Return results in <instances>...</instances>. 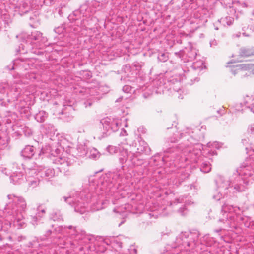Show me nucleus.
<instances>
[{"label": "nucleus", "mask_w": 254, "mask_h": 254, "mask_svg": "<svg viewBox=\"0 0 254 254\" xmlns=\"http://www.w3.org/2000/svg\"><path fill=\"white\" fill-rule=\"evenodd\" d=\"M103 126V136L110 133L111 131H117L121 125V120L118 119H110L108 118L103 119L100 121Z\"/></svg>", "instance_id": "4468645a"}, {"label": "nucleus", "mask_w": 254, "mask_h": 254, "mask_svg": "<svg viewBox=\"0 0 254 254\" xmlns=\"http://www.w3.org/2000/svg\"><path fill=\"white\" fill-rule=\"evenodd\" d=\"M131 203H126L124 205L114 209V212L119 213L124 216L125 212H131L132 213H141L144 209V205L141 200L142 196L140 194L135 193H131L129 196H127Z\"/></svg>", "instance_id": "9d476101"}, {"label": "nucleus", "mask_w": 254, "mask_h": 254, "mask_svg": "<svg viewBox=\"0 0 254 254\" xmlns=\"http://www.w3.org/2000/svg\"><path fill=\"white\" fill-rule=\"evenodd\" d=\"M45 214V210L44 209L38 208V212L36 213V215L41 219V218L43 217Z\"/></svg>", "instance_id": "a18cd8bd"}, {"label": "nucleus", "mask_w": 254, "mask_h": 254, "mask_svg": "<svg viewBox=\"0 0 254 254\" xmlns=\"http://www.w3.org/2000/svg\"><path fill=\"white\" fill-rule=\"evenodd\" d=\"M127 135V133L126 130H125L124 128L122 129V131L120 133V135L122 136H126Z\"/></svg>", "instance_id": "bf43d9fd"}, {"label": "nucleus", "mask_w": 254, "mask_h": 254, "mask_svg": "<svg viewBox=\"0 0 254 254\" xmlns=\"http://www.w3.org/2000/svg\"><path fill=\"white\" fill-rule=\"evenodd\" d=\"M200 169L201 171L204 173H208L211 169V164L207 161L203 162L201 164Z\"/></svg>", "instance_id": "c9c22d12"}, {"label": "nucleus", "mask_w": 254, "mask_h": 254, "mask_svg": "<svg viewBox=\"0 0 254 254\" xmlns=\"http://www.w3.org/2000/svg\"><path fill=\"white\" fill-rule=\"evenodd\" d=\"M26 173V181L28 185L31 188H34L37 187L40 183V176L37 175V171L36 168L28 169Z\"/></svg>", "instance_id": "f3484780"}, {"label": "nucleus", "mask_w": 254, "mask_h": 254, "mask_svg": "<svg viewBox=\"0 0 254 254\" xmlns=\"http://www.w3.org/2000/svg\"><path fill=\"white\" fill-rule=\"evenodd\" d=\"M64 231L66 235L64 236L63 245L69 246L75 252H83L84 254L94 250L95 246L92 245L95 240L93 236L84 231H79L72 225L64 226Z\"/></svg>", "instance_id": "20e7f679"}, {"label": "nucleus", "mask_w": 254, "mask_h": 254, "mask_svg": "<svg viewBox=\"0 0 254 254\" xmlns=\"http://www.w3.org/2000/svg\"><path fill=\"white\" fill-rule=\"evenodd\" d=\"M43 128V131L46 134L51 135L55 134L56 129L53 125L51 124H45L41 125Z\"/></svg>", "instance_id": "cd10ccee"}, {"label": "nucleus", "mask_w": 254, "mask_h": 254, "mask_svg": "<svg viewBox=\"0 0 254 254\" xmlns=\"http://www.w3.org/2000/svg\"><path fill=\"white\" fill-rule=\"evenodd\" d=\"M129 148H123L121 153L123 157H119V161L123 165L127 161H129L130 164L129 165L132 166H140L143 163V160L139 158L140 156L135 153V147L129 146Z\"/></svg>", "instance_id": "f8f14e48"}, {"label": "nucleus", "mask_w": 254, "mask_h": 254, "mask_svg": "<svg viewBox=\"0 0 254 254\" xmlns=\"http://www.w3.org/2000/svg\"><path fill=\"white\" fill-rule=\"evenodd\" d=\"M129 254H136L137 250L134 248H131L129 249Z\"/></svg>", "instance_id": "5fc2aeb1"}, {"label": "nucleus", "mask_w": 254, "mask_h": 254, "mask_svg": "<svg viewBox=\"0 0 254 254\" xmlns=\"http://www.w3.org/2000/svg\"><path fill=\"white\" fill-rule=\"evenodd\" d=\"M123 176V166L101 176H91L84 183L82 191L63 196L60 201L68 204L81 214L88 212L89 207L93 211L104 208L110 199L113 204H116L114 199L123 202L122 199L126 196L121 193L119 187L124 182Z\"/></svg>", "instance_id": "f257e3e1"}, {"label": "nucleus", "mask_w": 254, "mask_h": 254, "mask_svg": "<svg viewBox=\"0 0 254 254\" xmlns=\"http://www.w3.org/2000/svg\"><path fill=\"white\" fill-rule=\"evenodd\" d=\"M191 201L187 199V197L184 198V197H180L178 199L175 200L173 203H171L170 205H172L174 204L182 203L185 204V206L183 208H180L178 210V212L182 216L185 215L187 213V208L186 207V205H188L190 203Z\"/></svg>", "instance_id": "4be33fe9"}, {"label": "nucleus", "mask_w": 254, "mask_h": 254, "mask_svg": "<svg viewBox=\"0 0 254 254\" xmlns=\"http://www.w3.org/2000/svg\"><path fill=\"white\" fill-rule=\"evenodd\" d=\"M159 82L158 81H153V85H158V83Z\"/></svg>", "instance_id": "338daca9"}, {"label": "nucleus", "mask_w": 254, "mask_h": 254, "mask_svg": "<svg viewBox=\"0 0 254 254\" xmlns=\"http://www.w3.org/2000/svg\"><path fill=\"white\" fill-rule=\"evenodd\" d=\"M203 62L202 61H196L193 63L192 68L194 70L202 69L203 68Z\"/></svg>", "instance_id": "58836bf2"}, {"label": "nucleus", "mask_w": 254, "mask_h": 254, "mask_svg": "<svg viewBox=\"0 0 254 254\" xmlns=\"http://www.w3.org/2000/svg\"><path fill=\"white\" fill-rule=\"evenodd\" d=\"M73 16L69 15L68 17L69 20H75V24L77 25V27L73 28L74 33L75 34L78 33L80 30L85 28V20L84 19L79 20L77 18H74L73 17Z\"/></svg>", "instance_id": "a878e982"}, {"label": "nucleus", "mask_w": 254, "mask_h": 254, "mask_svg": "<svg viewBox=\"0 0 254 254\" xmlns=\"http://www.w3.org/2000/svg\"><path fill=\"white\" fill-rule=\"evenodd\" d=\"M47 38L43 36V34L40 31H35L31 33L28 37V40L25 42L26 45L30 42L31 43L35 44V47L38 49H42L44 47L48 45Z\"/></svg>", "instance_id": "2eb2a0df"}, {"label": "nucleus", "mask_w": 254, "mask_h": 254, "mask_svg": "<svg viewBox=\"0 0 254 254\" xmlns=\"http://www.w3.org/2000/svg\"><path fill=\"white\" fill-rule=\"evenodd\" d=\"M207 146L208 147L207 150H206V151H207V155L209 156H213V155H216L217 153L216 151L215 150H212L211 149H210L211 147L216 148L217 149H219L220 147L219 143L217 142H214L213 143L209 142L207 143Z\"/></svg>", "instance_id": "c85d7f7f"}, {"label": "nucleus", "mask_w": 254, "mask_h": 254, "mask_svg": "<svg viewBox=\"0 0 254 254\" xmlns=\"http://www.w3.org/2000/svg\"><path fill=\"white\" fill-rule=\"evenodd\" d=\"M48 113L45 111H40L35 115V119L39 122H43L47 118Z\"/></svg>", "instance_id": "473e14b6"}, {"label": "nucleus", "mask_w": 254, "mask_h": 254, "mask_svg": "<svg viewBox=\"0 0 254 254\" xmlns=\"http://www.w3.org/2000/svg\"><path fill=\"white\" fill-rule=\"evenodd\" d=\"M88 157L93 159H97L99 158L100 154L99 151L95 148H93L87 152Z\"/></svg>", "instance_id": "f704fd0d"}, {"label": "nucleus", "mask_w": 254, "mask_h": 254, "mask_svg": "<svg viewBox=\"0 0 254 254\" xmlns=\"http://www.w3.org/2000/svg\"><path fill=\"white\" fill-rule=\"evenodd\" d=\"M110 243L111 244H114V245H116L119 248L122 247L123 242L121 241L120 238H112L110 241Z\"/></svg>", "instance_id": "ea45409f"}, {"label": "nucleus", "mask_w": 254, "mask_h": 254, "mask_svg": "<svg viewBox=\"0 0 254 254\" xmlns=\"http://www.w3.org/2000/svg\"><path fill=\"white\" fill-rule=\"evenodd\" d=\"M25 47V45H24L23 44H21V46L19 47L20 48H22V50L23 51H22L21 50H19L20 52L21 53H24L25 52H27V51L26 50L25 51H24V48Z\"/></svg>", "instance_id": "052dcab7"}, {"label": "nucleus", "mask_w": 254, "mask_h": 254, "mask_svg": "<svg viewBox=\"0 0 254 254\" xmlns=\"http://www.w3.org/2000/svg\"><path fill=\"white\" fill-rule=\"evenodd\" d=\"M153 93H155L156 94L161 93V90L160 89V88L158 87L157 89L154 88L151 94H153Z\"/></svg>", "instance_id": "13d9d810"}, {"label": "nucleus", "mask_w": 254, "mask_h": 254, "mask_svg": "<svg viewBox=\"0 0 254 254\" xmlns=\"http://www.w3.org/2000/svg\"><path fill=\"white\" fill-rule=\"evenodd\" d=\"M241 5L244 7H248L247 4L245 2H242Z\"/></svg>", "instance_id": "0e129e2a"}, {"label": "nucleus", "mask_w": 254, "mask_h": 254, "mask_svg": "<svg viewBox=\"0 0 254 254\" xmlns=\"http://www.w3.org/2000/svg\"><path fill=\"white\" fill-rule=\"evenodd\" d=\"M250 98L247 96L245 100L244 104L246 108L249 109L252 113L254 114V103H251L250 102Z\"/></svg>", "instance_id": "4c0bfd02"}, {"label": "nucleus", "mask_w": 254, "mask_h": 254, "mask_svg": "<svg viewBox=\"0 0 254 254\" xmlns=\"http://www.w3.org/2000/svg\"><path fill=\"white\" fill-rule=\"evenodd\" d=\"M175 55L177 57L181 59L182 60H185L184 56L186 55L188 57L187 61H192L197 55V50L196 49L190 47L188 48H185L184 50H180L178 52H175Z\"/></svg>", "instance_id": "a211bd4d"}, {"label": "nucleus", "mask_w": 254, "mask_h": 254, "mask_svg": "<svg viewBox=\"0 0 254 254\" xmlns=\"http://www.w3.org/2000/svg\"><path fill=\"white\" fill-rule=\"evenodd\" d=\"M17 61H18L17 60L13 61V63H12V65L11 66V65L8 66L7 68L9 70H13V69H14V66L15 65V64H16Z\"/></svg>", "instance_id": "864d4df0"}, {"label": "nucleus", "mask_w": 254, "mask_h": 254, "mask_svg": "<svg viewBox=\"0 0 254 254\" xmlns=\"http://www.w3.org/2000/svg\"><path fill=\"white\" fill-rule=\"evenodd\" d=\"M123 98H124L123 96H121V97H119V98H118L116 100V102H120L121 101H122L123 100Z\"/></svg>", "instance_id": "e2e57ef3"}, {"label": "nucleus", "mask_w": 254, "mask_h": 254, "mask_svg": "<svg viewBox=\"0 0 254 254\" xmlns=\"http://www.w3.org/2000/svg\"><path fill=\"white\" fill-rule=\"evenodd\" d=\"M186 130H188V132H185V133H189V134H190L191 133V132H193V131H190V130L189 128H186Z\"/></svg>", "instance_id": "69168bd1"}, {"label": "nucleus", "mask_w": 254, "mask_h": 254, "mask_svg": "<svg viewBox=\"0 0 254 254\" xmlns=\"http://www.w3.org/2000/svg\"><path fill=\"white\" fill-rule=\"evenodd\" d=\"M17 118V115L14 112H8L3 118V123L5 125L11 124L14 123Z\"/></svg>", "instance_id": "bb28decb"}, {"label": "nucleus", "mask_w": 254, "mask_h": 254, "mask_svg": "<svg viewBox=\"0 0 254 254\" xmlns=\"http://www.w3.org/2000/svg\"><path fill=\"white\" fill-rule=\"evenodd\" d=\"M73 107L71 105H64V108L61 112V114L64 115L62 117V119L65 121H70L73 119V116L72 113L74 111Z\"/></svg>", "instance_id": "aec40b11"}, {"label": "nucleus", "mask_w": 254, "mask_h": 254, "mask_svg": "<svg viewBox=\"0 0 254 254\" xmlns=\"http://www.w3.org/2000/svg\"><path fill=\"white\" fill-rule=\"evenodd\" d=\"M199 235V232L197 230L182 232L176 237V241L172 245L171 248H178L181 251L183 250L188 251L197 245Z\"/></svg>", "instance_id": "0eeeda50"}, {"label": "nucleus", "mask_w": 254, "mask_h": 254, "mask_svg": "<svg viewBox=\"0 0 254 254\" xmlns=\"http://www.w3.org/2000/svg\"><path fill=\"white\" fill-rule=\"evenodd\" d=\"M165 209V208L159 206H153L152 208H150V211L152 212H154L155 211H157L158 214H161V211Z\"/></svg>", "instance_id": "37998d69"}, {"label": "nucleus", "mask_w": 254, "mask_h": 254, "mask_svg": "<svg viewBox=\"0 0 254 254\" xmlns=\"http://www.w3.org/2000/svg\"><path fill=\"white\" fill-rule=\"evenodd\" d=\"M30 223L34 226L37 225L38 222L40 221V219L36 215L34 216H30Z\"/></svg>", "instance_id": "79ce46f5"}, {"label": "nucleus", "mask_w": 254, "mask_h": 254, "mask_svg": "<svg viewBox=\"0 0 254 254\" xmlns=\"http://www.w3.org/2000/svg\"><path fill=\"white\" fill-rule=\"evenodd\" d=\"M36 169L37 175L40 176L41 178L49 180L55 176V170L53 168L40 166Z\"/></svg>", "instance_id": "6ab92c4d"}, {"label": "nucleus", "mask_w": 254, "mask_h": 254, "mask_svg": "<svg viewBox=\"0 0 254 254\" xmlns=\"http://www.w3.org/2000/svg\"><path fill=\"white\" fill-rule=\"evenodd\" d=\"M209 239H210V238L209 237V236L208 235H205L203 237V240L206 241V244L208 246H211L213 242L214 241V240L212 239V242H211L210 241L209 242Z\"/></svg>", "instance_id": "de8ad7c7"}, {"label": "nucleus", "mask_w": 254, "mask_h": 254, "mask_svg": "<svg viewBox=\"0 0 254 254\" xmlns=\"http://www.w3.org/2000/svg\"><path fill=\"white\" fill-rule=\"evenodd\" d=\"M212 198L216 201L220 200L221 198L224 197L225 196L228 195L227 194H224L221 191L218 190L217 188L216 190H213L212 192Z\"/></svg>", "instance_id": "2f4dec72"}, {"label": "nucleus", "mask_w": 254, "mask_h": 254, "mask_svg": "<svg viewBox=\"0 0 254 254\" xmlns=\"http://www.w3.org/2000/svg\"><path fill=\"white\" fill-rule=\"evenodd\" d=\"M158 59L161 62H165L168 59V54L167 53H159L158 56Z\"/></svg>", "instance_id": "a19ab883"}, {"label": "nucleus", "mask_w": 254, "mask_h": 254, "mask_svg": "<svg viewBox=\"0 0 254 254\" xmlns=\"http://www.w3.org/2000/svg\"><path fill=\"white\" fill-rule=\"evenodd\" d=\"M63 29L62 27H58L56 29H55V31L56 33H57L58 34H60L61 33L63 32Z\"/></svg>", "instance_id": "4d7b16f0"}, {"label": "nucleus", "mask_w": 254, "mask_h": 254, "mask_svg": "<svg viewBox=\"0 0 254 254\" xmlns=\"http://www.w3.org/2000/svg\"><path fill=\"white\" fill-rule=\"evenodd\" d=\"M250 156L251 157L237 169L236 173H234L236 175V177H240V179L244 181L245 187L249 182L251 180L254 181V154H251Z\"/></svg>", "instance_id": "9b49d317"}, {"label": "nucleus", "mask_w": 254, "mask_h": 254, "mask_svg": "<svg viewBox=\"0 0 254 254\" xmlns=\"http://www.w3.org/2000/svg\"><path fill=\"white\" fill-rule=\"evenodd\" d=\"M103 243H106L107 245H109V244L108 243V240H107V239L105 240L103 242Z\"/></svg>", "instance_id": "774afa93"}, {"label": "nucleus", "mask_w": 254, "mask_h": 254, "mask_svg": "<svg viewBox=\"0 0 254 254\" xmlns=\"http://www.w3.org/2000/svg\"><path fill=\"white\" fill-rule=\"evenodd\" d=\"M242 142L244 145H246L248 143L247 139H242Z\"/></svg>", "instance_id": "680f3d73"}, {"label": "nucleus", "mask_w": 254, "mask_h": 254, "mask_svg": "<svg viewBox=\"0 0 254 254\" xmlns=\"http://www.w3.org/2000/svg\"><path fill=\"white\" fill-rule=\"evenodd\" d=\"M217 44L218 42L215 39L212 40L210 41V45L211 47L216 46L217 45Z\"/></svg>", "instance_id": "603ef678"}, {"label": "nucleus", "mask_w": 254, "mask_h": 254, "mask_svg": "<svg viewBox=\"0 0 254 254\" xmlns=\"http://www.w3.org/2000/svg\"><path fill=\"white\" fill-rule=\"evenodd\" d=\"M36 148L33 146L27 145L21 151V155L27 158H31L35 153Z\"/></svg>", "instance_id": "393cba45"}, {"label": "nucleus", "mask_w": 254, "mask_h": 254, "mask_svg": "<svg viewBox=\"0 0 254 254\" xmlns=\"http://www.w3.org/2000/svg\"><path fill=\"white\" fill-rule=\"evenodd\" d=\"M8 202L3 211V218H0V240H11L8 231L12 224L18 228L26 226L24 214L27 209L26 200L15 194L7 196Z\"/></svg>", "instance_id": "7ed1b4c3"}, {"label": "nucleus", "mask_w": 254, "mask_h": 254, "mask_svg": "<svg viewBox=\"0 0 254 254\" xmlns=\"http://www.w3.org/2000/svg\"><path fill=\"white\" fill-rule=\"evenodd\" d=\"M219 21L224 26H230L233 23L234 18L230 16H226L221 18Z\"/></svg>", "instance_id": "72a5a7b5"}, {"label": "nucleus", "mask_w": 254, "mask_h": 254, "mask_svg": "<svg viewBox=\"0 0 254 254\" xmlns=\"http://www.w3.org/2000/svg\"><path fill=\"white\" fill-rule=\"evenodd\" d=\"M184 134L183 132H177V134H174L173 135V136L172 137H171L169 139V140H170V142H171V143H175V142H176V141H178V138H177V136H178L179 134L180 136L181 137L182 134Z\"/></svg>", "instance_id": "c03bdc74"}, {"label": "nucleus", "mask_w": 254, "mask_h": 254, "mask_svg": "<svg viewBox=\"0 0 254 254\" xmlns=\"http://www.w3.org/2000/svg\"><path fill=\"white\" fill-rule=\"evenodd\" d=\"M191 72H189L188 73H187L185 75V76L186 79H190L191 80V81L192 82V79H191L190 78L191 77Z\"/></svg>", "instance_id": "6e6d98bb"}, {"label": "nucleus", "mask_w": 254, "mask_h": 254, "mask_svg": "<svg viewBox=\"0 0 254 254\" xmlns=\"http://www.w3.org/2000/svg\"><path fill=\"white\" fill-rule=\"evenodd\" d=\"M201 150L199 144H196L192 137L187 138V142L182 143L175 150L170 148L162 157V161L169 167L174 166L180 168L176 177L179 182L187 178L189 174L184 168L189 162H199L201 158Z\"/></svg>", "instance_id": "f03ea898"}, {"label": "nucleus", "mask_w": 254, "mask_h": 254, "mask_svg": "<svg viewBox=\"0 0 254 254\" xmlns=\"http://www.w3.org/2000/svg\"><path fill=\"white\" fill-rule=\"evenodd\" d=\"M20 92L19 84L17 83L10 87L7 83H0V106H6L7 102L18 101Z\"/></svg>", "instance_id": "1a4fd4ad"}, {"label": "nucleus", "mask_w": 254, "mask_h": 254, "mask_svg": "<svg viewBox=\"0 0 254 254\" xmlns=\"http://www.w3.org/2000/svg\"><path fill=\"white\" fill-rule=\"evenodd\" d=\"M135 147V153L141 155L142 153H148L149 152V148L148 144L144 141L140 140L138 141V145L137 146L136 144L134 146L133 144L132 145Z\"/></svg>", "instance_id": "412c9836"}, {"label": "nucleus", "mask_w": 254, "mask_h": 254, "mask_svg": "<svg viewBox=\"0 0 254 254\" xmlns=\"http://www.w3.org/2000/svg\"><path fill=\"white\" fill-rule=\"evenodd\" d=\"M85 92L87 94H89V96H87L88 99L84 103L86 108L88 106H91L93 102L99 100V98L98 97H96L95 94V93H97V92H95L94 90H90L88 89L86 90Z\"/></svg>", "instance_id": "5701e85b"}, {"label": "nucleus", "mask_w": 254, "mask_h": 254, "mask_svg": "<svg viewBox=\"0 0 254 254\" xmlns=\"http://www.w3.org/2000/svg\"><path fill=\"white\" fill-rule=\"evenodd\" d=\"M233 174L230 178L218 175L215 179V184L218 190L224 194L230 195L235 192H241L245 190L244 181L240 177Z\"/></svg>", "instance_id": "423d86ee"}, {"label": "nucleus", "mask_w": 254, "mask_h": 254, "mask_svg": "<svg viewBox=\"0 0 254 254\" xmlns=\"http://www.w3.org/2000/svg\"><path fill=\"white\" fill-rule=\"evenodd\" d=\"M17 168L16 163H13L8 166V168H0V171L3 174L10 176L11 182L15 185L21 184L24 182V176L23 173Z\"/></svg>", "instance_id": "ddd939ff"}, {"label": "nucleus", "mask_w": 254, "mask_h": 254, "mask_svg": "<svg viewBox=\"0 0 254 254\" xmlns=\"http://www.w3.org/2000/svg\"><path fill=\"white\" fill-rule=\"evenodd\" d=\"M132 65L135 67L136 70H139L142 67V64L138 62H134Z\"/></svg>", "instance_id": "8fccbe9b"}, {"label": "nucleus", "mask_w": 254, "mask_h": 254, "mask_svg": "<svg viewBox=\"0 0 254 254\" xmlns=\"http://www.w3.org/2000/svg\"><path fill=\"white\" fill-rule=\"evenodd\" d=\"M243 211L239 207L224 203L221 208L222 216L218 221L220 228L214 230V232L219 233L223 230L236 228L237 223H242L245 227H249L252 221L249 217L241 216L240 212Z\"/></svg>", "instance_id": "39448f33"}, {"label": "nucleus", "mask_w": 254, "mask_h": 254, "mask_svg": "<svg viewBox=\"0 0 254 254\" xmlns=\"http://www.w3.org/2000/svg\"><path fill=\"white\" fill-rule=\"evenodd\" d=\"M30 9V2L28 1H22L19 5V11L21 14L27 13Z\"/></svg>", "instance_id": "c756f323"}, {"label": "nucleus", "mask_w": 254, "mask_h": 254, "mask_svg": "<svg viewBox=\"0 0 254 254\" xmlns=\"http://www.w3.org/2000/svg\"><path fill=\"white\" fill-rule=\"evenodd\" d=\"M231 72L234 75L239 74L241 76H249L254 74V64L250 63L239 64L232 66Z\"/></svg>", "instance_id": "dca6fc26"}, {"label": "nucleus", "mask_w": 254, "mask_h": 254, "mask_svg": "<svg viewBox=\"0 0 254 254\" xmlns=\"http://www.w3.org/2000/svg\"><path fill=\"white\" fill-rule=\"evenodd\" d=\"M20 101L21 105H19L18 103H16L15 105V108L17 109L22 108L24 106V101H22V100H20Z\"/></svg>", "instance_id": "3c124183"}, {"label": "nucleus", "mask_w": 254, "mask_h": 254, "mask_svg": "<svg viewBox=\"0 0 254 254\" xmlns=\"http://www.w3.org/2000/svg\"><path fill=\"white\" fill-rule=\"evenodd\" d=\"M125 144L123 143H121L118 145V146H115L113 145H109L107 147V151L111 154H113L117 153L118 152L120 153V157H123V155L122 154L121 152L123 148H127L128 146L127 144V147L124 146Z\"/></svg>", "instance_id": "b1692460"}, {"label": "nucleus", "mask_w": 254, "mask_h": 254, "mask_svg": "<svg viewBox=\"0 0 254 254\" xmlns=\"http://www.w3.org/2000/svg\"><path fill=\"white\" fill-rule=\"evenodd\" d=\"M70 152L71 154H69L67 157H57L53 160L54 163L60 165L58 168L61 172L67 171L69 167L75 161L73 158H71L72 156L75 158L82 157L87 153L85 147L82 145L78 146L77 148L71 149Z\"/></svg>", "instance_id": "6e6552de"}, {"label": "nucleus", "mask_w": 254, "mask_h": 254, "mask_svg": "<svg viewBox=\"0 0 254 254\" xmlns=\"http://www.w3.org/2000/svg\"><path fill=\"white\" fill-rule=\"evenodd\" d=\"M50 218L54 221H60L63 220V216L60 211H56L51 214Z\"/></svg>", "instance_id": "e433bc0d"}, {"label": "nucleus", "mask_w": 254, "mask_h": 254, "mask_svg": "<svg viewBox=\"0 0 254 254\" xmlns=\"http://www.w3.org/2000/svg\"><path fill=\"white\" fill-rule=\"evenodd\" d=\"M247 133L250 134H254V123L250 124L248 126Z\"/></svg>", "instance_id": "49530a36"}, {"label": "nucleus", "mask_w": 254, "mask_h": 254, "mask_svg": "<svg viewBox=\"0 0 254 254\" xmlns=\"http://www.w3.org/2000/svg\"><path fill=\"white\" fill-rule=\"evenodd\" d=\"M239 54L241 57H249L254 55V49L253 48H242L240 50Z\"/></svg>", "instance_id": "7c9ffc66"}, {"label": "nucleus", "mask_w": 254, "mask_h": 254, "mask_svg": "<svg viewBox=\"0 0 254 254\" xmlns=\"http://www.w3.org/2000/svg\"><path fill=\"white\" fill-rule=\"evenodd\" d=\"M131 90H132V88L129 85H125L123 87V91L124 92L127 93L130 92Z\"/></svg>", "instance_id": "09e8293b"}]
</instances>
